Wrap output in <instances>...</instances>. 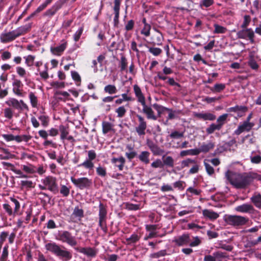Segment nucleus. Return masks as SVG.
<instances>
[{
	"instance_id": "nucleus-1",
	"label": "nucleus",
	"mask_w": 261,
	"mask_h": 261,
	"mask_svg": "<svg viewBox=\"0 0 261 261\" xmlns=\"http://www.w3.org/2000/svg\"><path fill=\"white\" fill-rule=\"evenodd\" d=\"M225 177L237 189H245L253 181L254 177L251 173H239L228 170Z\"/></svg>"
},
{
	"instance_id": "nucleus-2",
	"label": "nucleus",
	"mask_w": 261,
	"mask_h": 261,
	"mask_svg": "<svg viewBox=\"0 0 261 261\" xmlns=\"http://www.w3.org/2000/svg\"><path fill=\"white\" fill-rule=\"evenodd\" d=\"M133 88L138 102L141 103L143 106L142 113L146 115L147 119L156 120L157 117L155 116L154 112L152 108L146 105L145 97L139 86L136 84L134 85Z\"/></svg>"
},
{
	"instance_id": "nucleus-3",
	"label": "nucleus",
	"mask_w": 261,
	"mask_h": 261,
	"mask_svg": "<svg viewBox=\"0 0 261 261\" xmlns=\"http://www.w3.org/2000/svg\"><path fill=\"white\" fill-rule=\"evenodd\" d=\"M45 247L47 251L60 257L63 261H68L72 258V255L70 251L62 249L60 246L55 242L46 244Z\"/></svg>"
},
{
	"instance_id": "nucleus-4",
	"label": "nucleus",
	"mask_w": 261,
	"mask_h": 261,
	"mask_svg": "<svg viewBox=\"0 0 261 261\" xmlns=\"http://www.w3.org/2000/svg\"><path fill=\"white\" fill-rule=\"evenodd\" d=\"M224 220L227 224L237 227L245 225L249 221L246 217L231 215H225Z\"/></svg>"
},
{
	"instance_id": "nucleus-5",
	"label": "nucleus",
	"mask_w": 261,
	"mask_h": 261,
	"mask_svg": "<svg viewBox=\"0 0 261 261\" xmlns=\"http://www.w3.org/2000/svg\"><path fill=\"white\" fill-rule=\"evenodd\" d=\"M107 208V206L106 205L100 202L98 212V225L105 233L108 232L107 224L108 212Z\"/></svg>"
},
{
	"instance_id": "nucleus-6",
	"label": "nucleus",
	"mask_w": 261,
	"mask_h": 261,
	"mask_svg": "<svg viewBox=\"0 0 261 261\" xmlns=\"http://www.w3.org/2000/svg\"><path fill=\"white\" fill-rule=\"evenodd\" d=\"M237 36L239 39L248 40L251 44L255 43L254 32L251 28H245L238 31Z\"/></svg>"
},
{
	"instance_id": "nucleus-7",
	"label": "nucleus",
	"mask_w": 261,
	"mask_h": 261,
	"mask_svg": "<svg viewBox=\"0 0 261 261\" xmlns=\"http://www.w3.org/2000/svg\"><path fill=\"white\" fill-rule=\"evenodd\" d=\"M42 182L43 185L47 186V190L56 194L59 191L58 186L57 178L53 176H47L42 179Z\"/></svg>"
},
{
	"instance_id": "nucleus-8",
	"label": "nucleus",
	"mask_w": 261,
	"mask_h": 261,
	"mask_svg": "<svg viewBox=\"0 0 261 261\" xmlns=\"http://www.w3.org/2000/svg\"><path fill=\"white\" fill-rule=\"evenodd\" d=\"M58 240L63 243H66L71 246H74L77 244V241L74 237L72 236L71 232L65 230L58 234Z\"/></svg>"
},
{
	"instance_id": "nucleus-9",
	"label": "nucleus",
	"mask_w": 261,
	"mask_h": 261,
	"mask_svg": "<svg viewBox=\"0 0 261 261\" xmlns=\"http://www.w3.org/2000/svg\"><path fill=\"white\" fill-rule=\"evenodd\" d=\"M71 181L77 188L81 190L89 188L92 184L91 179L85 177L77 179L71 177Z\"/></svg>"
},
{
	"instance_id": "nucleus-10",
	"label": "nucleus",
	"mask_w": 261,
	"mask_h": 261,
	"mask_svg": "<svg viewBox=\"0 0 261 261\" xmlns=\"http://www.w3.org/2000/svg\"><path fill=\"white\" fill-rule=\"evenodd\" d=\"M88 158L83 163L77 165L78 167H83L85 169L92 170L94 167V163L92 162L96 158V153L94 150H90L88 151Z\"/></svg>"
},
{
	"instance_id": "nucleus-11",
	"label": "nucleus",
	"mask_w": 261,
	"mask_h": 261,
	"mask_svg": "<svg viewBox=\"0 0 261 261\" xmlns=\"http://www.w3.org/2000/svg\"><path fill=\"white\" fill-rule=\"evenodd\" d=\"M64 1L63 0H58L50 8L44 13L43 16L51 18L62 7Z\"/></svg>"
},
{
	"instance_id": "nucleus-12",
	"label": "nucleus",
	"mask_w": 261,
	"mask_h": 261,
	"mask_svg": "<svg viewBox=\"0 0 261 261\" xmlns=\"http://www.w3.org/2000/svg\"><path fill=\"white\" fill-rule=\"evenodd\" d=\"M74 249L76 251L90 258L95 257L98 253L97 249L94 247H74Z\"/></svg>"
},
{
	"instance_id": "nucleus-13",
	"label": "nucleus",
	"mask_w": 261,
	"mask_h": 261,
	"mask_svg": "<svg viewBox=\"0 0 261 261\" xmlns=\"http://www.w3.org/2000/svg\"><path fill=\"white\" fill-rule=\"evenodd\" d=\"M138 119L139 124L135 127V130L138 135L140 136L145 135V130L147 128V122L144 117L140 115H137Z\"/></svg>"
},
{
	"instance_id": "nucleus-14",
	"label": "nucleus",
	"mask_w": 261,
	"mask_h": 261,
	"mask_svg": "<svg viewBox=\"0 0 261 261\" xmlns=\"http://www.w3.org/2000/svg\"><path fill=\"white\" fill-rule=\"evenodd\" d=\"M159 228V225L156 224L146 225L145 229L146 231H149L150 232L144 237V240H147L157 237H162L164 235H159L158 234V232L155 231V230Z\"/></svg>"
},
{
	"instance_id": "nucleus-15",
	"label": "nucleus",
	"mask_w": 261,
	"mask_h": 261,
	"mask_svg": "<svg viewBox=\"0 0 261 261\" xmlns=\"http://www.w3.org/2000/svg\"><path fill=\"white\" fill-rule=\"evenodd\" d=\"M13 92L16 95L20 97H23L25 92L23 91V85L20 80L14 79L12 83Z\"/></svg>"
},
{
	"instance_id": "nucleus-16",
	"label": "nucleus",
	"mask_w": 261,
	"mask_h": 261,
	"mask_svg": "<svg viewBox=\"0 0 261 261\" xmlns=\"http://www.w3.org/2000/svg\"><path fill=\"white\" fill-rule=\"evenodd\" d=\"M178 246L187 245L190 242V237L189 233H184L181 236L175 238L173 241Z\"/></svg>"
},
{
	"instance_id": "nucleus-17",
	"label": "nucleus",
	"mask_w": 261,
	"mask_h": 261,
	"mask_svg": "<svg viewBox=\"0 0 261 261\" xmlns=\"http://www.w3.org/2000/svg\"><path fill=\"white\" fill-rule=\"evenodd\" d=\"M62 43L57 47H51V53L56 56H60L67 46V41L63 39L61 41Z\"/></svg>"
},
{
	"instance_id": "nucleus-18",
	"label": "nucleus",
	"mask_w": 261,
	"mask_h": 261,
	"mask_svg": "<svg viewBox=\"0 0 261 261\" xmlns=\"http://www.w3.org/2000/svg\"><path fill=\"white\" fill-rule=\"evenodd\" d=\"M254 126V123L248 121H244L243 123L240 125L238 128L234 130V134L240 135L243 132H249Z\"/></svg>"
},
{
	"instance_id": "nucleus-19",
	"label": "nucleus",
	"mask_w": 261,
	"mask_h": 261,
	"mask_svg": "<svg viewBox=\"0 0 261 261\" xmlns=\"http://www.w3.org/2000/svg\"><path fill=\"white\" fill-rule=\"evenodd\" d=\"M146 145L154 155H160L163 152V150L156 143L150 139H147Z\"/></svg>"
},
{
	"instance_id": "nucleus-20",
	"label": "nucleus",
	"mask_w": 261,
	"mask_h": 261,
	"mask_svg": "<svg viewBox=\"0 0 261 261\" xmlns=\"http://www.w3.org/2000/svg\"><path fill=\"white\" fill-rule=\"evenodd\" d=\"M235 210L238 212L243 213L253 214L255 211V209L253 205L248 203H244L236 207Z\"/></svg>"
},
{
	"instance_id": "nucleus-21",
	"label": "nucleus",
	"mask_w": 261,
	"mask_h": 261,
	"mask_svg": "<svg viewBox=\"0 0 261 261\" xmlns=\"http://www.w3.org/2000/svg\"><path fill=\"white\" fill-rule=\"evenodd\" d=\"M155 33L151 37L150 43L153 45H160L162 43L163 36L161 32L155 29Z\"/></svg>"
},
{
	"instance_id": "nucleus-22",
	"label": "nucleus",
	"mask_w": 261,
	"mask_h": 261,
	"mask_svg": "<svg viewBox=\"0 0 261 261\" xmlns=\"http://www.w3.org/2000/svg\"><path fill=\"white\" fill-rule=\"evenodd\" d=\"M53 0H46L44 3L40 5L37 9L32 13L30 16L27 17L25 19V21H29L31 18L33 17L36 14L39 13L44 10L49 5H50Z\"/></svg>"
},
{
	"instance_id": "nucleus-23",
	"label": "nucleus",
	"mask_w": 261,
	"mask_h": 261,
	"mask_svg": "<svg viewBox=\"0 0 261 261\" xmlns=\"http://www.w3.org/2000/svg\"><path fill=\"white\" fill-rule=\"evenodd\" d=\"M248 111V108L245 106L236 105L233 107H230L226 109V112L228 113L234 112L238 113V116L241 117L242 115L240 113H245Z\"/></svg>"
},
{
	"instance_id": "nucleus-24",
	"label": "nucleus",
	"mask_w": 261,
	"mask_h": 261,
	"mask_svg": "<svg viewBox=\"0 0 261 261\" xmlns=\"http://www.w3.org/2000/svg\"><path fill=\"white\" fill-rule=\"evenodd\" d=\"M17 38L14 30L6 33H3L1 36V40L3 43L11 42Z\"/></svg>"
},
{
	"instance_id": "nucleus-25",
	"label": "nucleus",
	"mask_w": 261,
	"mask_h": 261,
	"mask_svg": "<svg viewBox=\"0 0 261 261\" xmlns=\"http://www.w3.org/2000/svg\"><path fill=\"white\" fill-rule=\"evenodd\" d=\"M111 162L115 167L118 168L119 171H122L125 163V159L122 156L118 158L114 157L111 159Z\"/></svg>"
},
{
	"instance_id": "nucleus-26",
	"label": "nucleus",
	"mask_w": 261,
	"mask_h": 261,
	"mask_svg": "<svg viewBox=\"0 0 261 261\" xmlns=\"http://www.w3.org/2000/svg\"><path fill=\"white\" fill-rule=\"evenodd\" d=\"M194 116L195 117L204 121H212L216 119V116L211 113H195Z\"/></svg>"
},
{
	"instance_id": "nucleus-27",
	"label": "nucleus",
	"mask_w": 261,
	"mask_h": 261,
	"mask_svg": "<svg viewBox=\"0 0 261 261\" xmlns=\"http://www.w3.org/2000/svg\"><path fill=\"white\" fill-rule=\"evenodd\" d=\"M125 43L123 39L120 40L118 42L113 41L109 46V51H113V50H117L120 49L123 51L125 49Z\"/></svg>"
},
{
	"instance_id": "nucleus-28",
	"label": "nucleus",
	"mask_w": 261,
	"mask_h": 261,
	"mask_svg": "<svg viewBox=\"0 0 261 261\" xmlns=\"http://www.w3.org/2000/svg\"><path fill=\"white\" fill-rule=\"evenodd\" d=\"M38 134L41 138L45 140V141L43 143V146H47L51 145L52 147H55V143H54L51 140H47V138L49 135L46 130L43 129L40 130L38 132Z\"/></svg>"
},
{
	"instance_id": "nucleus-29",
	"label": "nucleus",
	"mask_w": 261,
	"mask_h": 261,
	"mask_svg": "<svg viewBox=\"0 0 261 261\" xmlns=\"http://www.w3.org/2000/svg\"><path fill=\"white\" fill-rule=\"evenodd\" d=\"M202 214L204 217L211 220H215L219 217V215L217 213L207 209L202 211Z\"/></svg>"
},
{
	"instance_id": "nucleus-30",
	"label": "nucleus",
	"mask_w": 261,
	"mask_h": 261,
	"mask_svg": "<svg viewBox=\"0 0 261 261\" xmlns=\"http://www.w3.org/2000/svg\"><path fill=\"white\" fill-rule=\"evenodd\" d=\"M215 147L214 143L210 142L207 144L203 143L199 148H197L198 151L200 152L206 153L210 150L213 149Z\"/></svg>"
},
{
	"instance_id": "nucleus-31",
	"label": "nucleus",
	"mask_w": 261,
	"mask_h": 261,
	"mask_svg": "<svg viewBox=\"0 0 261 261\" xmlns=\"http://www.w3.org/2000/svg\"><path fill=\"white\" fill-rule=\"evenodd\" d=\"M250 200L256 207L261 209V195L259 193H254Z\"/></svg>"
},
{
	"instance_id": "nucleus-32",
	"label": "nucleus",
	"mask_w": 261,
	"mask_h": 261,
	"mask_svg": "<svg viewBox=\"0 0 261 261\" xmlns=\"http://www.w3.org/2000/svg\"><path fill=\"white\" fill-rule=\"evenodd\" d=\"M31 28V24L25 25L18 28L16 30H14L17 37L24 35L30 31Z\"/></svg>"
},
{
	"instance_id": "nucleus-33",
	"label": "nucleus",
	"mask_w": 261,
	"mask_h": 261,
	"mask_svg": "<svg viewBox=\"0 0 261 261\" xmlns=\"http://www.w3.org/2000/svg\"><path fill=\"white\" fill-rule=\"evenodd\" d=\"M225 84L222 83L216 84L213 87L206 86L213 93H220L225 89Z\"/></svg>"
},
{
	"instance_id": "nucleus-34",
	"label": "nucleus",
	"mask_w": 261,
	"mask_h": 261,
	"mask_svg": "<svg viewBox=\"0 0 261 261\" xmlns=\"http://www.w3.org/2000/svg\"><path fill=\"white\" fill-rule=\"evenodd\" d=\"M153 108L157 111L158 115L156 116L157 118L158 117H161V115L163 114L165 112L167 111H170L169 108L165 107L163 106L159 105L158 103H154L153 105ZM156 116V115H155Z\"/></svg>"
},
{
	"instance_id": "nucleus-35",
	"label": "nucleus",
	"mask_w": 261,
	"mask_h": 261,
	"mask_svg": "<svg viewBox=\"0 0 261 261\" xmlns=\"http://www.w3.org/2000/svg\"><path fill=\"white\" fill-rule=\"evenodd\" d=\"M6 104L10 107H12L16 109L21 110V106L19 101L16 98H11L5 102Z\"/></svg>"
},
{
	"instance_id": "nucleus-36",
	"label": "nucleus",
	"mask_w": 261,
	"mask_h": 261,
	"mask_svg": "<svg viewBox=\"0 0 261 261\" xmlns=\"http://www.w3.org/2000/svg\"><path fill=\"white\" fill-rule=\"evenodd\" d=\"M140 239V237L137 233H133L130 237L125 239L126 244L130 245L138 242Z\"/></svg>"
},
{
	"instance_id": "nucleus-37",
	"label": "nucleus",
	"mask_w": 261,
	"mask_h": 261,
	"mask_svg": "<svg viewBox=\"0 0 261 261\" xmlns=\"http://www.w3.org/2000/svg\"><path fill=\"white\" fill-rule=\"evenodd\" d=\"M170 111H167L169 112L168 117L167 120H166L165 124H167L169 120H172L175 119L177 117L176 115H179L181 113V111L178 110H173L172 109H169Z\"/></svg>"
},
{
	"instance_id": "nucleus-38",
	"label": "nucleus",
	"mask_w": 261,
	"mask_h": 261,
	"mask_svg": "<svg viewBox=\"0 0 261 261\" xmlns=\"http://www.w3.org/2000/svg\"><path fill=\"white\" fill-rule=\"evenodd\" d=\"M113 124L108 121L102 122V130L104 134H106L113 129Z\"/></svg>"
},
{
	"instance_id": "nucleus-39",
	"label": "nucleus",
	"mask_w": 261,
	"mask_h": 261,
	"mask_svg": "<svg viewBox=\"0 0 261 261\" xmlns=\"http://www.w3.org/2000/svg\"><path fill=\"white\" fill-rule=\"evenodd\" d=\"M150 153L147 151H143L139 155V159L145 164H148L149 163V157Z\"/></svg>"
},
{
	"instance_id": "nucleus-40",
	"label": "nucleus",
	"mask_w": 261,
	"mask_h": 261,
	"mask_svg": "<svg viewBox=\"0 0 261 261\" xmlns=\"http://www.w3.org/2000/svg\"><path fill=\"white\" fill-rule=\"evenodd\" d=\"M72 217L77 218L79 221L81 220V219L84 217V211L82 208H79L78 206H76L73 210V212L72 214Z\"/></svg>"
},
{
	"instance_id": "nucleus-41",
	"label": "nucleus",
	"mask_w": 261,
	"mask_h": 261,
	"mask_svg": "<svg viewBox=\"0 0 261 261\" xmlns=\"http://www.w3.org/2000/svg\"><path fill=\"white\" fill-rule=\"evenodd\" d=\"M199 154V151H198L197 148L191 149L186 150H182L180 153V156H185L188 155H197Z\"/></svg>"
},
{
	"instance_id": "nucleus-42",
	"label": "nucleus",
	"mask_w": 261,
	"mask_h": 261,
	"mask_svg": "<svg viewBox=\"0 0 261 261\" xmlns=\"http://www.w3.org/2000/svg\"><path fill=\"white\" fill-rule=\"evenodd\" d=\"M59 130L61 133L60 139L63 140L65 139L69 134L68 127H66L63 125H60L59 126Z\"/></svg>"
},
{
	"instance_id": "nucleus-43",
	"label": "nucleus",
	"mask_w": 261,
	"mask_h": 261,
	"mask_svg": "<svg viewBox=\"0 0 261 261\" xmlns=\"http://www.w3.org/2000/svg\"><path fill=\"white\" fill-rule=\"evenodd\" d=\"M10 200L12 202L10 205H12V207H14V215H18V212L20 208V204L19 202L16 199L13 197H10Z\"/></svg>"
},
{
	"instance_id": "nucleus-44",
	"label": "nucleus",
	"mask_w": 261,
	"mask_h": 261,
	"mask_svg": "<svg viewBox=\"0 0 261 261\" xmlns=\"http://www.w3.org/2000/svg\"><path fill=\"white\" fill-rule=\"evenodd\" d=\"M163 167L166 166L167 167L172 168L174 167V160L171 156H167L163 160Z\"/></svg>"
},
{
	"instance_id": "nucleus-45",
	"label": "nucleus",
	"mask_w": 261,
	"mask_h": 261,
	"mask_svg": "<svg viewBox=\"0 0 261 261\" xmlns=\"http://www.w3.org/2000/svg\"><path fill=\"white\" fill-rule=\"evenodd\" d=\"M104 92L109 94H114L117 92V89L114 85H108L105 87Z\"/></svg>"
},
{
	"instance_id": "nucleus-46",
	"label": "nucleus",
	"mask_w": 261,
	"mask_h": 261,
	"mask_svg": "<svg viewBox=\"0 0 261 261\" xmlns=\"http://www.w3.org/2000/svg\"><path fill=\"white\" fill-rule=\"evenodd\" d=\"M220 124L212 123L206 129V132L208 134H213L216 130H219L221 129Z\"/></svg>"
},
{
	"instance_id": "nucleus-47",
	"label": "nucleus",
	"mask_w": 261,
	"mask_h": 261,
	"mask_svg": "<svg viewBox=\"0 0 261 261\" xmlns=\"http://www.w3.org/2000/svg\"><path fill=\"white\" fill-rule=\"evenodd\" d=\"M214 27L215 28V30L213 31L214 34H224L227 31L226 28L220 25L217 23H215L214 24Z\"/></svg>"
},
{
	"instance_id": "nucleus-48",
	"label": "nucleus",
	"mask_w": 261,
	"mask_h": 261,
	"mask_svg": "<svg viewBox=\"0 0 261 261\" xmlns=\"http://www.w3.org/2000/svg\"><path fill=\"white\" fill-rule=\"evenodd\" d=\"M8 248V245H5L3 248L2 254L0 257V261H7L9 255Z\"/></svg>"
},
{
	"instance_id": "nucleus-49",
	"label": "nucleus",
	"mask_w": 261,
	"mask_h": 261,
	"mask_svg": "<svg viewBox=\"0 0 261 261\" xmlns=\"http://www.w3.org/2000/svg\"><path fill=\"white\" fill-rule=\"evenodd\" d=\"M167 254L166 250H161L157 252L153 253L150 254V257L151 258H158L166 256Z\"/></svg>"
},
{
	"instance_id": "nucleus-50",
	"label": "nucleus",
	"mask_w": 261,
	"mask_h": 261,
	"mask_svg": "<svg viewBox=\"0 0 261 261\" xmlns=\"http://www.w3.org/2000/svg\"><path fill=\"white\" fill-rule=\"evenodd\" d=\"M119 66L120 68L121 71H123L126 69L127 66V61L125 56H122L121 57Z\"/></svg>"
},
{
	"instance_id": "nucleus-51",
	"label": "nucleus",
	"mask_w": 261,
	"mask_h": 261,
	"mask_svg": "<svg viewBox=\"0 0 261 261\" xmlns=\"http://www.w3.org/2000/svg\"><path fill=\"white\" fill-rule=\"evenodd\" d=\"M96 172L97 174L101 177H104L107 175L106 168L102 167L100 165L96 168Z\"/></svg>"
},
{
	"instance_id": "nucleus-52",
	"label": "nucleus",
	"mask_w": 261,
	"mask_h": 261,
	"mask_svg": "<svg viewBox=\"0 0 261 261\" xmlns=\"http://www.w3.org/2000/svg\"><path fill=\"white\" fill-rule=\"evenodd\" d=\"M3 208L9 216H15L14 215V210H12V205L8 203H4L3 205Z\"/></svg>"
},
{
	"instance_id": "nucleus-53",
	"label": "nucleus",
	"mask_w": 261,
	"mask_h": 261,
	"mask_svg": "<svg viewBox=\"0 0 261 261\" xmlns=\"http://www.w3.org/2000/svg\"><path fill=\"white\" fill-rule=\"evenodd\" d=\"M29 98L32 107L36 108L37 106L38 100L37 97L33 92H31L30 93Z\"/></svg>"
},
{
	"instance_id": "nucleus-54",
	"label": "nucleus",
	"mask_w": 261,
	"mask_h": 261,
	"mask_svg": "<svg viewBox=\"0 0 261 261\" xmlns=\"http://www.w3.org/2000/svg\"><path fill=\"white\" fill-rule=\"evenodd\" d=\"M115 112L117 114V117L122 118L125 115L126 110L124 106H121L116 109Z\"/></svg>"
},
{
	"instance_id": "nucleus-55",
	"label": "nucleus",
	"mask_w": 261,
	"mask_h": 261,
	"mask_svg": "<svg viewBox=\"0 0 261 261\" xmlns=\"http://www.w3.org/2000/svg\"><path fill=\"white\" fill-rule=\"evenodd\" d=\"M251 22V17L248 15H245L244 16V21L242 24L241 25V29L248 28Z\"/></svg>"
},
{
	"instance_id": "nucleus-56",
	"label": "nucleus",
	"mask_w": 261,
	"mask_h": 261,
	"mask_svg": "<svg viewBox=\"0 0 261 261\" xmlns=\"http://www.w3.org/2000/svg\"><path fill=\"white\" fill-rule=\"evenodd\" d=\"M204 166L205 167L206 173L208 175L212 176L213 174H214L215 171L214 168L210 164L205 162V161H204Z\"/></svg>"
},
{
	"instance_id": "nucleus-57",
	"label": "nucleus",
	"mask_w": 261,
	"mask_h": 261,
	"mask_svg": "<svg viewBox=\"0 0 261 261\" xmlns=\"http://www.w3.org/2000/svg\"><path fill=\"white\" fill-rule=\"evenodd\" d=\"M184 133L179 132L177 130L172 132L170 135L169 137L171 139H180L184 137Z\"/></svg>"
},
{
	"instance_id": "nucleus-58",
	"label": "nucleus",
	"mask_w": 261,
	"mask_h": 261,
	"mask_svg": "<svg viewBox=\"0 0 261 261\" xmlns=\"http://www.w3.org/2000/svg\"><path fill=\"white\" fill-rule=\"evenodd\" d=\"M248 64L252 69L257 70L258 68V65L253 57L250 58Z\"/></svg>"
},
{
	"instance_id": "nucleus-59",
	"label": "nucleus",
	"mask_w": 261,
	"mask_h": 261,
	"mask_svg": "<svg viewBox=\"0 0 261 261\" xmlns=\"http://www.w3.org/2000/svg\"><path fill=\"white\" fill-rule=\"evenodd\" d=\"M38 119L40 120L41 124L44 127H47L49 124V117L45 115H40Z\"/></svg>"
},
{
	"instance_id": "nucleus-60",
	"label": "nucleus",
	"mask_w": 261,
	"mask_h": 261,
	"mask_svg": "<svg viewBox=\"0 0 261 261\" xmlns=\"http://www.w3.org/2000/svg\"><path fill=\"white\" fill-rule=\"evenodd\" d=\"M217 248H221L228 251H231L233 248L232 245L224 244L222 242L218 244V246L216 247Z\"/></svg>"
},
{
	"instance_id": "nucleus-61",
	"label": "nucleus",
	"mask_w": 261,
	"mask_h": 261,
	"mask_svg": "<svg viewBox=\"0 0 261 261\" xmlns=\"http://www.w3.org/2000/svg\"><path fill=\"white\" fill-rule=\"evenodd\" d=\"M60 192L63 196L67 197L70 193V188L65 185H61Z\"/></svg>"
},
{
	"instance_id": "nucleus-62",
	"label": "nucleus",
	"mask_w": 261,
	"mask_h": 261,
	"mask_svg": "<svg viewBox=\"0 0 261 261\" xmlns=\"http://www.w3.org/2000/svg\"><path fill=\"white\" fill-rule=\"evenodd\" d=\"M151 29V26L148 24H145L144 25L143 28L141 31V34L144 35L146 37H148L150 35V30Z\"/></svg>"
},
{
	"instance_id": "nucleus-63",
	"label": "nucleus",
	"mask_w": 261,
	"mask_h": 261,
	"mask_svg": "<svg viewBox=\"0 0 261 261\" xmlns=\"http://www.w3.org/2000/svg\"><path fill=\"white\" fill-rule=\"evenodd\" d=\"M4 116L8 119H11L13 116V111L10 108H7L4 110Z\"/></svg>"
},
{
	"instance_id": "nucleus-64",
	"label": "nucleus",
	"mask_w": 261,
	"mask_h": 261,
	"mask_svg": "<svg viewBox=\"0 0 261 261\" xmlns=\"http://www.w3.org/2000/svg\"><path fill=\"white\" fill-rule=\"evenodd\" d=\"M228 114H224L220 116L218 118V119L217 120V122L218 124L221 125V127L224 124L225 122L226 121V119L228 117Z\"/></svg>"
}]
</instances>
